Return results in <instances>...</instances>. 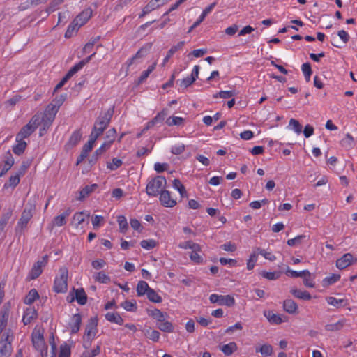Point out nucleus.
<instances>
[{
  "instance_id": "obj_1",
  "label": "nucleus",
  "mask_w": 357,
  "mask_h": 357,
  "mask_svg": "<svg viewBox=\"0 0 357 357\" xmlns=\"http://www.w3.org/2000/svg\"><path fill=\"white\" fill-rule=\"evenodd\" d=\"M32 343L36 349L39 351L42 357H56V346L54 343V340L52 337L50 341L51 352L50 355L47 354L45 343L43 338V333L40 331H33L32 333Z\"/></svg>"
},
{
  "instance_id": "obj_2",
  "label": "nucleus",
  "mask_w": 357,
  "mask_h": 357,
  "mask_svg": "<svg viewBox=\"0 0 357 357\" xmlns=\"http://www.w3.org/2000/svg\"><path fill=\"white\" fill-rule=\"evenodd\" d=\"M36 210V199H30L27 204L23 210L21 217L19 219L17 226L15 227L16 233H21L26 227L29 220L33 217V213Z\"/></svg>"
},
{
  "instance_id": "obj_3",
  "label": "nucleus",
  "mask_w": 357,
  "mask_h": 357,
  "mask_svg": "<svg viewBox=\"0 0 357 357\" xmlns=\"http://www.w3.org/2000/svg\"><path fill=\"white\" fill-rule=\"evenodd\" d=\"M61 103L62 102H59L57 105L52 103L49 104L46 107L44 114L43 115L41 114L42 128L40 129V136H43L44 132H46L52 125Z\"/></svg>"
},
{
  "instance_id": "obj_4",
  "label": "nucleus",
  "mask_w": 357,
  "mask_h": 357,
  "mask_svg": "<svg viewBox=\"0 0 357 357\" xmlns=\"http://www.w3.org/2000/svg\"><path fill=\"white\" fill-rule=\"evenodd\" d=\"M166 184L167 181L164 176H155L148 182L146 192L149 196L156 197L163 191Z\"/></svg>"
},
{
  "instance_id": "obj_5",
  "label": "nucleus",
  "mask_w": 357,
  "mask_h": 357,
  "mask_svg": "<svg viewBox=\"0 0 357 357\" xmlns=\"http://www.w3.org/2000/svg\"><path fill=\"white\" fill-rule=\"evenodd\" d=\"M68 271L65 266L59 268V274L54 282V291L56 293H65L68 289Z\"/></svg>"
},
{
  "instance_id": "obj_6",
  "label": "nucleus",
  "mask_w": 357,
  "mask_h": 357,
  "mask_svg": "<svg viewBox=\"0 0 357 357\" xmlns=\"http://www.w3.org/2000/svg\"><path fill=\"white\" fill-rule=\"evenodd\" d=\"M113 109H109L102 117L99 118L95 123L91 135L98 138L109 125L113 115Z\"/></svg>"
},
{
  "instance_id": "obj_7",
  "label": "nucleus",
  "mask_w": 357,
  "mask_h": 357,
  "mask_svg": "<svg viewBox=\"0 0 357 357\" xmlns=\"http://www.w3.org/2000/svg\"><path fill=\"white\" fill-rule=\"evenodd\" d=\"M10 317V310L6 305L0 310V337L5 333L9 335V337H13V331L10 328H8Z\"/></svg>"
},
{
  "instance_id": "obj_8",
  "label": "nucleus",
  "mask_w": 357,
  "mask_h": 357,
  "mask_svg": "<svg viewBox=\"0 0 357 357\" xmlns=\"http://www.w3.org/2000/svg\"><path fill=\"white\" fill-rule=\"evenodd\" d=\"M209 301L211 303H218L220 305L231 307L235 304V299L230 295H219L212 294L209 296Z\"/></svg>"
},
{
  "instance_id": "obj_9",
  "label": "nucleus",
  "mask_w": 357,
  "mask_h": 357,
  "mask_svg": "<svg viewBox=\"0 0 357 357\" xmlns=\"http://www.w3.org/2000/svg\"><path fill=\"white\" fill-rule=\"evenodd\" d=\"M7 333H5L2 337H0V357H8L11 353L13 337H9Z\"/></svg>"
},
{
  "instance_id": "obj_10",
  "label": "nucleus",
  "mask_w": 357,
  "mask_h": 357,
  "mask_svg": "<svg viewBox=\"0 0 357 357\" xmlns=\"http://www.w3.org/2000/svg\"><path fill=\"white\" fill-rule=\"evenodd\" d=\"M48 257L47 255H45L43 257L41 260L36 261L29 275V277L31 280H34L37 278L43 272V268L45 266L47 263Z\"/></svg>"
},
{
  "instance_id": "obj_11",
  "label": "nucleus",
  "mask_w": 357,
  "mask_h": 357,
  "mask_svg": "<svg viewBox=\"0 0 357 357\" xmlns=\"http://www.w3.org/2000/svg\"><path fill=\"white\" fill-rule=\"evenodd\" d=\"M90 216V213L88 211H83L75 213L72 218L71 224L77 229H82V224L85 222H88V219Z\"/></svg>"
},
{
  "instance_id": "obj_12",
  "label": "nucleus",
  "mask_w": 357,
  "mask_h": 357,
  "mask_svg": "<svg viewBox=\"0 0 357 357\" xmlns=\"http://www.w3.org/2000/svg\"><path fill=\"white\" fill-rule=\"evenodd\" d=\"M357 261L351 253H346L336 261V266L338 269L342 270L351 265Z\"/></svg>"
},
{
  "instance_id": "obj_13",
  "label": "nucleus",
  "mask_w": 357,
  "mask_h": 357,
  "mask_svg": "<svg viewBox=\"0 0 357 357\" xmlns=\"http://www.w3.org/2000/svg\"><path fill=\"white\" fill-rule=\"evenodd\" d=\"M160 202L161 204L167 208H172L177 204L176 200L172 197L168 190H163L160 194Z\"/></svg>"
},
{
  "instance_id": "obj_14",
  "label": "nucleus",
  "mask_w": 357,
  "mask_h": 357,
  "mask_svg": "<svg viewBox=\"0 0 357 357\" xmlns=\"http://www.w3.org/2000/svg\"><path fill=\"white\" fill-rule=\"evenodd\" d=\"M97 319L96 318L90 319L89 323L87 324L85 329L84 336L89 340H93L97 333Z\"/></svg>"
},
{
  "instance_id": "obj_15",
  "label": "nucleus",
  "mask_w": 357,
  "mask_h": 357,
  "mask_svg": "<svg viewBox=\"0 0 357 357\" xmlns=\"http://www.w3.org/2000/svg\"><path fill=\"white\" fill-rule=\"evenodd\" d=\"M151 47V43L144 45L132 58L128 60L127 63L128 66H131L135 60L144 57L149 52Z\"/></svg>"
},
{
  "instance_id": "obj_16",
  "label": "nucleus",
  "mask_w": 357,
  "mask_h": 357,
  "mask_svg": "<svg viewBox=\"0 0 357 357\" xmlns=\"http://www.w3.org/2000/svg\"><path fill=\"white\" fill-rule=\"evenodd\" d=\"M73 292L74 294L70 302H72L75 299L77 302L81 305H85L86 303L87 296L83 288L73 289Z\"/></svg>"
},
{
  "instance_id": "obj_17",
  "label": "nucleus",
  "mask_w": 357,
  "mask_h": 357,
  "mask_svg": "<svg viewBox=\"0 0 357 357\" xmlns=\"http://www.w3.org/2000/svg\"><path fill=\"white\" fill-rule=\"evenodd\" d=\"M71 209L70 208H67L64 212L61 214L56 215L54 218L52 224L53 227H61L66 225V218L69 217L71 213Z\"/></svg>"
},
{
  "instance_id": "obj_18",
  "label": "nucleus",
  "mask_w": 357,
  "mask_h": 357,
  "mask_svg": "<svg viewBox=\"0 0 357 357\" xmlns=\"http://www.w3.org/2000/svg\"><path fill=\"white\" fill-rule=\"evenodd\" d=\"M38 313L33 307H27L22 317V321L24 325L29 324L33 320L37 318Z\"/></svg>"
},
{
  "instance_id": "obj_19",
  "label": "nucleus",
  "mask_w": 357,
  "mask_h": 357,
  "mask_svg": "<svg viewBox=\"0 0 357 357\" xmlns=\"http://www.w3.org/2000/svg\"><path fill=\"white\" fill-rule=\"evenodd\" d=\"M82 324V316L80 314H75L71 318L69 324L70 331L72 333H76L79 331Z\"/></svg>"
},
{
  "instance_id": "obj_20",
  "label": "nucleus",
  "mask_w": 357,
  "mask_h": 357,
  "mask_svg": "<svg viewBox=\"0 0 357 357\" xmlns=\"http://www.w3.org/2000/svg\"><path fill=\"white\" fill-rule=\"evenodd\" d=\"M105 317L107 321L110 323H114L118 325H123L124 323L123 319L117 312H109L105 314Z\"/></svg>"
},
{
  "instance_id": "obj_21",
  "label": "nucleus",
  "mask_w": 357,
  "mask_h": 357,
  "mask_svg": "<svg viewBox=\"0 0 357 357\" xmlns=\"http://www.w3.org/2000/svg\"><path fill=\"white\" fill-rule=\"evenodd\" d=\"M92 9L91 8H87L76 16L73 22H86L90 20V18L92 16Z\"/></svg>"
},
{
  "instance_id": "obj_22",
  "label": "nucleus",
  "mask_w": 357,
  "mask_h": 357,
  "mask_svg": "<svg viewBox=\"0 0 357 357\" xmlns=\"http://www.w3.org/2000/svg\"><path fill=\"white\" fill-rule=\"evenodd\" d=\"M284 310L289 314H296L298 311V305L295 301L291 299H287L283 303Z\"/></svg>"
},
{
  "instance_id": "obj_23",
  "label": "nucleus",
  "mask_w": 357,
  "mask_h": 357,
  "mask_svg": "<svg viewBox=\"0 0 357 357\" xmlns=\"http://www.w3.org/2000/svg\"><path fill=\"white\" fill-rule=\"evenodd\" d=\"M264 315L271 324H280L283 322L280 315L275 314L272 311H264Z\"/></svg>"
},
{
  "instance_id": "obj_24",
  "label": "nucleus",
  "mask_w": 357,
  "mask_h": 357,
  "mask_svg": "<svg viewBox=\"0 0 357 357\" xmlns=\"http://www.w3.org/2000/svg\"><path fill=\"white\" fill-rule=\"evenodd\" d=\"M156 326L162 332L172 333L174 331L173 324L167 321V318H164L162 321L156 323Z\"/></svg>"
},
{
  "instance_id": "obj_25",
  "label": "nucleus",
  "mask_w": 357,
  "mask_h": 357,
  "mask_svg": "<svg viewBox=\"0 0 357 357\" xmlns=\"http://www.w3.org/2000/svg\"><path fill=\"white\" fill-rule=\"evenodd\" d=\"M238 347L236 342H231L228 344H224L220 347L221 351L225 356H231L234 352L237 351Z\"/></svg>"
},
{
  "instance_id": "obj_26",
  "label": "nucleus",
  "mask_w": 357,
  "mask_h": 357,
  "mask_svg": "<svg viewBox=\"0 0 357 357\" xmlns=\"http://www.w3.org/2000/svg\"><path fill=\"white\" fill-rule=\"evenodd\" d=\"M347 320L345 319H340L338 321L334 324H328L325 326V329L327 331H340L345 325Z\"/></svg>"
},
{
  "instance_id": "obj_27",
  "label": "nucleus",
  "mask_w": 357,
  "mask_h": 357,
  "mask_svg": "<svg viewBox=\"0 0 357 357\" xmlns=\"http://www.w3.org/2000/svg\"><path fill=\"white\" fill-rule=\"evenodd\" d=\"M151 289L146 282L141 280L137 284V294L138 296L146 295Z\"/></svg>"
},
{
  "instance_id": "obj_28",
  "label": "nucleus",
  "mask_w": 357,
  "mask_h": 357,
  "mask_svg": "<svg viewBox=\"0 0 357 357\" xmlns=\"http://www.w3.org/2000/svg\"><path fill=\"white\" fill-rule=\"evenodd\" d=\"M147 312L150 317L156 320V323L162 321L164 318H167L168 317L167 314L164 313L156 308L151 310H148Z\"/></svg>"
},
{
  "instance_id": "obj_29",
  "label": "nucleus",
  "mask_w": 357,
  "mask_h": 357,
  "mask_svg": "<svg viewBox=\"0 0 357 357\" xmlns=\"http://www.w3.org/2000/svg\"><path fill=\"white\" fill-rule=\"evenodd\" d=\"M185 44L184 41H181L176 45L172 46L169 50L168 51L166 56L164 58L162 61V65L165 66L167 62H168L169 59L173 56V54L177 52L178 50L182 49Z\"/></svg>"
},
{
  "instance_id": "obj_30",
  "label": "nucleus",
  "mask_w": 357,
  "mask_h": 357,
  "mask_svg": "<svg viewBox=\"0 0 357 357\" xmlns=\"http://www.w3.org/2000/svg\"><path fill=\"white\" fill-rule=\"evenodd\" d=\"M93 278L96 282L102 284H108L110 282V277L103 271L96 272L93 275Z\"/></svg>"
},
{
  "instance_id": "obj_31",
  "label": "nucleus",
  "mask_w": 357,
  "mask_h": 357,
  "mask_svg": "<svg viewBox=\"0 0 357 357\" xmlns=\"http://www.w3.org/2000/svg\"><path fill=\"white\" fill-rule=\"evenodd\" d=\"M120 306L128 312H135L137 310V304L135 300H126L122 302Z\"/></svg>"
},
{
  "instance_id": "obj_32",
  "label": "nucleus",
  "mask_w": 357,
  "mask_h": 357,
  "mask_svg": "<svg viewBox=\"0 0 357 357\" xmlns=\"http://www.w3.org/2000/svg\"><path fill=\"white\" fill-rule=\"evenodd\" d=\"M273 347L269 344H264L255 349L256 352L260 353L264 357L271 356L273 354Z\"/></svg>"
},
{
  "instance_id": "obj_33",
  "label": "nucleus",
  "mask_w": 357,
  "mask_h": 357,
  "mask_svg": "<svg viewBox=\"0 0 357 357\" xmlns=\"http://www.w3.org/2000/svg\"><path fill=\"white\" fill-rule=\"evenodd\" d=\"M35 130H33L28 124L23 126L16 135L17 139H24L29 137Z\"/></svg>"
},
{
  "instance_id": "obj_34",
  "label": "nucleus",
  "mask_w": 357,
  "mask_h": 357,
  "mask_svg": "<svg viewBox=\"0 0 357 357\" xmlns=\"http://www.w3.org/2000/svg\"><path fill=\"white\" fill-rule=\"evenodd\" d=\"M291 294L297 298L309 301L311 299V295L307 291H301L297 289H291Z\"/></svg>"
},
{
  "instance_id": "obj_35",
  "label": "nucleus",
  "mask_w": 357,
  "mask_h": 357,
  "mask_svg": "<svg viewBox=\"0 0 357 357\" xmlns=\"http://www.w3.org/2000/svg\"><path fill=\"white\" fill-rule=\"evenodd\" d=\"M98 188L97 184H92L91 185H86L79 191V200H82L87 197L89 194L93 192Z\"/></svg>"
},
{
  "instance_id": "obj_36",
  "label": "nucleus",
  "mask_w": 357,
  "mask_h": 357,
  "mask_svg": "<svg viewBox=\"0 0 357 357\" xmlns=\"http://www.w3.org/2000/svg\"><path fill=\"white\" fill-rule=\"evenodd\" d=\"M17 144L13 146V151L16 155H21L24 153L26 147V143L23 139H16Z\"/></svg>"
},
{
  "instance_id": "obj_37",
  "label": "nucleus",
  "mask_w": 357,
  "mask_h": 357,
  "mask_svg": "<svg viewBox=\"0 0 357 357\" xmlns=\"http://www.w3.org/2000/svg\"><path fill=\"white\" fill-rule=\"evenodd\" d=\"M202 250L201 246L198 244V249H192L190 255V259L195 264H199L203 262L202 257L199 254Z\"/></svg>"
},
{
  "instance_id": "obj_38",
  "label": "nucleus",
  "mask_w": 357,
  "mask_h": 357,
  "mask_svg": "<svg viewBox=\"0 0 357 357\" xmlns=\"http://www.w3.org/2000/svg\"><path fill=\"white\" fill-rule=\"evenodd\" d=\"M83 24H81L80 25H79V24H70L68 26V29L65 33V38H70L73 36H74L75 35H76V33H77V31H79V28L82 26Z\"/></svg>"
},
{
  "instance_id": "obj_39",
  "label": "nucleus",
  "mask_w": 357,
  "mask_h": 357,
  "mask_svg": "<svg viewBox=\"0 0 357 357\" xmlns=\"http://www.w3.org/2000/svg\"><path fill=\"white\" fill-rule=\"evenodd\" d=\"M340 279V274L333 273V274L326 277L325 278H324V280H322V285L324 287L330 286V285L333 284L335 282H337Z\"/></svg>"
},
{
  "instance_id": "obj_40",
  "label": "nucleus",
  "mask_w": 357,
  "mask_h": 357,
  "mask_svg": "<svg viewBox=\"0 0 357 357\" xmlns=\"http://www.w3.org/2000/svg\"><path fill=\"white\" fill-rule=\"evenodd\" d=\"M39 298V294L35 289H31L24 298V303L26 305L32 304L36 299Z\"/></svg>"
},
{
  "instance_id": "obj_41",
  "label": "nucleus",
  "mask_w": 357,
  "mask_h": 357,
  "mask_svg": "<svg viewBox=\"0 0 357 357\" xmlns=\"http://www.w3.org/2000/svg\"><path fill=\"white\" fill-rule=\"evenodd\" d=\"M258 252L257 249L254 250L247 261V269L251 271L254 268L255 264L258 259Z\"/></svg>"
},
{
  "instance_id": "obj_42",
  "label": "nucleus",
  "mask_w": 357,
  "mask_h": 357,
  "mask_svg": "<svg viewBox=\"0 0 357 357\" xmlns=\"http://www.w3.org/2000/svg\"><path fill=\"white\" fill-rule=\"evenodd\" d=\"M155 67L156 63L155 62L151 66H149L147 70L143 71L138 79V84H139L143 83L147 79L149 75L155 70Z\"/></svg>"
},
{
  "instance_id": "obj_43",
  "label": "nucleus",
  "mask_w": 357,
  "mask_h": 357,
  "mask_svg": "<svg viewBox=\"0 0 357 357\" xmlns=\"http://www.w3.org/2000/svg\"><path fill=\"white\" fill-rule=\"evenodd\" d=\"M33 130L42 124L41 114H35L27 123Z\"/></svg>"
},
{
  "instance_id": "obj_44",
  "label": "nucleus",
  "mask_w": 357,
  "mask_h": 357,
  "mask_svg": "<svg viewBox=\"0 0 357 357\" xmlns=\"http://www.w3.org/2000/svg\"><path fill=\"white\" fill-rule=\"evenodd\" d=\"M117 222L119 226V231L125 234L128 229L127 219L124 215H119L117 217Z\"/></svg>"
},
{
  "instance_id": "obj_45",
  "label": "nucleus",
  "mask_w": 357,
  "mask_h": 357,
  "mask_svg": "<svg viewBox=\"0 0 357 357\" xmlns=\"http://www.w3.org/2000/svg\"><path fill=\"white\" fill-rule=\"evenodd\" d=\"M147 298L152 303H160L162 302V297L153 289H151L146 294Z\"/></svg>"
},
{
  "instance_id": "obj_46",
  "label": "nucleus",
  "mask_w": 357,
  "mask_h": 357,
  "mask_svg": "<svg viewBox=\"0 0 357 357\" xmlns=\"http://www.w3.org/2000/svg\"><path fill=\"white\" fill-rule=\"evenodd\" d=\"M260 275L263 278H264L268 280H275L280 277L281 272H280V271L268 272L266 271H262L260 273Z\"/></svg>"
},
{
  "instance_id": "obj_47",
  "label": "nucleus",
  "mask_w": 357,
  "mask_h": 357,
  "mask_svg": "<svg viewBox=\"0 0 357 357\" xmlns=\"http://www.w3.org/2000/svg\"><path fill=\"white\" fill-rule=\"evenodd\" d=\"M21 176H20V174H19L18 173H17L16 174H15L13 176H11L9 178L8 183H6L4 185V188H7L8 187H11L13 188H15L19 184V183L20 181Z\"/></svg>"
},
{
  "instance_id": "obj_48",
  "label": "nucleus",
  "mask_w": 357,
  "mask_h": 357,
  "mask_svg": "<svg viewBox=\"0 0 357 357\" xmlns=\"http://www.w3.org/2000/svg\"><path fill=\"white\" fill-rule=\"evenodd\" d=\"M167 115V109H162L161 112H158L151 121H150V123L152 125H156L159 123H162L165 120Z\"/></svg>"
},
{
  "instance_id": "obj_49",
  "label": "nucleus",
  "mask_w": 357,
  "mask_h": 357,
  "mask_svg": "<svg viewBox=\"0 0 357 357\" xmlns=\"http://www.w3.org/2000/svg\"><path fill=\"white\" fill-rule=\"evenodd\" d=\"M184 122V119L180 116H170L166 119L168 126H181Z\"/></svg>"
},
{
  "instance_id": "obj_50",
  "label": "nucleus",
  "mask_w": 357,
  "mask_h": 357,
  "mask_svg": "<svg viewBox=\"0 0 357 357\" xmlns=\"http://www.w3.org/2000/svg\"><path fill=\"white\" fill-rule=\"evenodd\" d=\"M158 8V4H156L154 0H151L147 5L143 8L142 13L139 15V17H141L144 16L145 14L150 13L155 9Z\"/></svg>"
},
{
  "instance_id": "obj_51",
  "label": "nucleus",
  "mask_w": 357,
  "mask_h": 357,
  "mask_svg": "<svg viewBox=\"0 0 357 357\" xmlns=\"http://www.w3.org/2000/svg\"><path fill=\"white\" fill-rule=\"evenodd\" d=\"M305 273H309L308 270H303L301 271H296L291 270L289 267L286 269L285 274L291 278H298V277H303V275H305Z\"/></svg>"
},
{
  "instance_id": "obj_52",
  "label": "nucleus",
  "mask_w": 357,
  "mask_h": 357,
  "mask_svg": "<svg viewBox=\"0 0 357 357\" xmlns=\"http://www.w3.org/2000/svg\"><path fill=\"white\" fill-rule=\"evenodd\" d=\"M288 128L293 130L296 133L300 134L302 132V126L298 121L291 119L289 123Z\"/></svg>"
},
{
  "instance_id": "obj_53",
  "label": "nucleus",
  "mask_w": 357,
  "mask_h": 357,
  "mask_svg": "<svg viewBox=\"0 0 357 357\" xmlns=\"http://www.w3.org/2000/svg\"><path fill=\"white\" fill-rule=\"evenodd\" d=\"M215 5V3H213L210 5H208L207 7H206L203 10L202 14L199 15V17H198V19L197 20V21L195 22H202L204 20L206 16H207L214 8Z\"/></svg>"
},
{
  "instance_id": "obj_54",
  "label": "nucleus",
  "mask_w": 357,
  "mask_h": 357,
  "mask_svg": "<svg viewBox=\"0 0 357 357\" xmlns=\"http://www.w3.org/2000/svg\"><path fill=\"white\" fill-rule=\"evenodd\" d=\"M70 347L66 343L62 344L60 346V351L58 357H70Z\"/></svg>"
},
{
  "instance_id": "obj_55",
  "label": "nucleus",
  "mask_w": 357,
  "mask_h": 357,
  "mask_svg": "<svg viewBox=\"0 0 357 357\" xmlns=\"http://www.w3.org/2000/svg\"><path fill=\"white\" fill-rule=\"evenodd\" d=\"M123 164V162L121 159L117 158H114L111 162H108L107 163V169L110 170H116L119 167H120Z\"/></svg>"
},
{
  "instance_id": "obj_56",
  "label": "nucleus",
  "mask_w": 357,
  "mask_h": 357,
  "mask_svg": "<svg viewBox=\"0 0 357 357\" xmlns=\"http://www.w3.org/2000/svg\"><path fill=\"white\" fill-rule=\"evenodd\" d=\"M301 70L303 75L307 82L310 80V77L312 73L311 66L309 63H305L301 66Z\"/></svg>"
},
{
  "instance_id": "obj_57",
  "label": "nucleus",
  "mask_w": 357,
  "mask_h": 357,
  "mask_svg": "<svg viewBox=\"0 0 357 357\" xmlns=\"http://www.w3.org/2000/svg\"><path fill=\"white\" fill-rule=\"evenodd\" d=\"M97 139H98L97 137H96L95 136H93L91 134L89 136V139L84 145L82 150L85 151V153H89L92 150Z\"/></svg>"
},
{
  "instance_id": "obj_58",
  "label": "nucleus",
  "mask_w": 357,
  "mask_h": 357,
  "mask_svg": "<svg viewBox=\"0 0 357 357\" xmlns=\"http://www.w3.org/2000/svg\"><path fill=\"white\" fill-rule=\"evenodd\" d=\"M140 245L146 250H151L157 245V243L153 239L143 240L140 242Z\"/></svg>"
},
{
  "instance_id": "obj_59",
  "label": "nucleus",
  "mask_w": 357,
  "mask_h": 357,
  "mask_svg": "<svg viewBox=\"0 0 357 357\" xmlns=\"http://www.w3.org/2000/svg\"><path fill=\"white\" fill-rule=\"evenodd\" d=\"M178 248H181V249H184V250H186V249H190V250H192V249H198V243H194L193 241H185V242H182L181 243H179L178 245Z\"/></svg>"
},
{
  "instance_id": "obj_60",
  "label": "nucleus",
  "mask_w": 357,
  "mask_h": 357,
  "mask_svg": "<svg viewBox=\"0 0 357 357\" xmlns=\"http://www.w3.org/2000/svg\"><path fill=\"white\" fill-rule=\"evenodd\" d=\"M257 251L258 254L262 255L266 259H268L271 261H274L276 259V257L273 255L270 252H267L266 250L260 249L259 248H257Z\"/></svg>"
},
{
  "instance_id": "obj_61",
  "label": "nucleus",
  "mask_w": 357,
  "mask_h": 357,
  "mask_svg": "<svg viewBox=\"0 0 357 357\" xmlns=\"http://www.w3.org/2000/svg\"><path fill=\"white\" fill-rule=\"evenodd\" d=\"M82 132L80 131H75L70 137L69 143L72 146H75L82 139Z\"/></svg>"
},
{
  "instance_id": "obj_62",
  "label": "nucleus",
  "mask_w": 357,
  "mask_h": 357,
  "mask_svg": "<svg viewBox=\"0 0 357 357\" xmlns=\"http://www.w3.org/2000/svg\"><path fill=\"white\" fill-rule=\"evenodd\" d=\"M326 300L328 305L334 307H339L344 302V299H337L333 296L326 297Z\"/></svg>"
},
{
  "instance_id": "obj_63",
  "label": "nucleus",
  "mask_w": 357,
  "mask_h": 357,
  "mask_svg": "<svg viewBox=\"0 0 357 357\" xmlns=\"http://www.w3.org/2000/svg\"><path fill=\"white\" fill-rule=\"evenodd\" d=\"M306 238V236L303 235H298L296 236L294 238L289 239L287 241V245L289 246H294L296 245H300L302 243V241Z\"/></svg>"
},
{
  "instance_id": "obj_64",
  "label": "nucleus",
  "mask_w": 357,
  "mask_h": 357,
  "mask_svg": "<svg viewBox=\"0 0 357 357\" xmlns=\"http://www.w3.org/2000/svg\"><path fill=\"white\" fill-rule=\"evenodd\" d=\"M112 143H111V141H105L103 142V144L100 146V147L99 149H98L95 153L96 155H101L104 152H105L106 151H107L108 149H110L111 146H112Z\"/></svg>"
}]
</instances>
